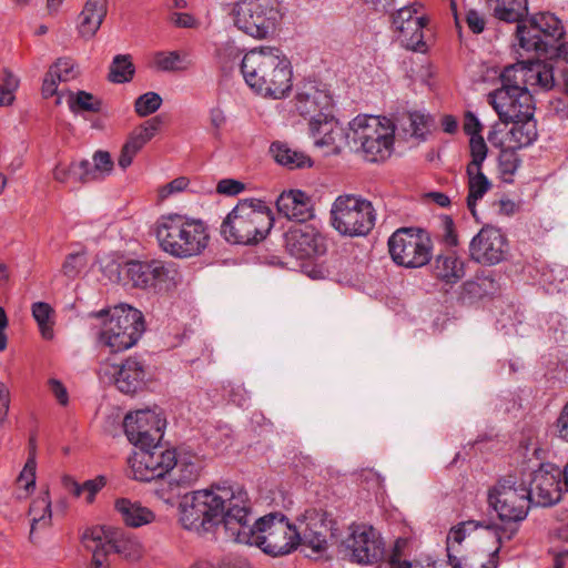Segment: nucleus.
<instances>
[{
	"instance_id": "obj_60",
	"label": "nucleus",
	"mask_w": 568,
	"mask_h": 568,
	"mask_svg": "<svg viewBox=\"0 0 568 568\" xmlns=\"http://www.w3.org/2000/svg\"><path fill=\"white\" fill-rule=\"evenodd\" d=\"M140 452H142V447L134 448L131 454L126 458V477L134 480H142V462L139 459Z\"/></svg>"
},
{
	"instance_id": "obj_2",
	"label": "nucleus",
	"mask_w": 568,
	"mask_h": 568,
	"mask_svg": "<svg viewBox=\"0 0 568 568\" xmlns=\"http://www.w3.org/2000/svg\"><path fill=\"white\" fill-rule=\"evenodd\" d=\"M251 521V506L246 495L245 507L240 513L239 519L229 520L231 540L256 546L272 557L288 555L301 544L298 529L281 513H270L254 524Z\"/></svg>"
},
{
	"instance_id": "obj_23",
	"label": "nucleus",
	"mask_w": 568,
	"mask_h": 568,
	"mask_svg": "<svg viewBox=\"0 0 568 568\" xmlns=\"http://www.w3.org/2000/svg\"><path fill=\"white\" fill-rule=\"evenodd\" d=\"M176 464L175 453L160 443L148 440L144 447V481L163 478Z\"/></svg>"
},
{
	"instance_id": "obj_30",
	"label": "nucleus",
	"mask_w": 568,
	"mask_h": 568,
	"mask_svg": "<svg viewBox=\"0 0 568 568\" xmlns=\"http://www.w3.org/2000/svg\"><path fill=\"white\" fill-rule=\"evenodd\" d=\"M301 534V544L312 549L316 555H321L327 549V528L323 520L312 518L305 523L304 527L297 528Z\"/></svg>"
},
{
	"instance_id": "obj_14",
	"label": "nucleus",
	"mask_w": 568,
	"mask_h": 568,
	"mask_svg": "<svg viewBox=\"0 0 568 568\" xmlns=\"http://www.w3.org/2000/svg\"><path fill=\"white\" fill-rule=\"evenodd\" d=\"M471 161L467 164L468 195L467 207L476 217L477 201L488 192L491 184L481 171V164L487 156V145L483 138H473L469 141Z\"/></svg>"
},
{
	"instance_id": "obj_44",
	"label": "nucleus",
	"mask_w": 568,
	"mask_h": 568,
	"mask_svg": "<svg viewBox=\"0 0 568 568\" xmlns=\"http://www.w3.org/2000/svg\"><path fill=\"white\" fill-rule=\"evenodd\" d=\"M31 311L32 316L39 326L41 335L47 339L52 338L53 308L48 303L37 302L32 304Z\"/></svg>"
},
{
	"instance_id": "obj_12",
	"label": "nucleus",
	"mask_w": 568,
	"mask_h": 568,
	"mask_svg": "<svg viewBox=\"0 0 568 568\" xmlns=\"http://www.w3.org/2000/svg\"><path fill=\"white\" fill-rule=\"evenodd\" d=\"M341 551L351 562L373 566L386 556L385 541L381 534L369 525H352L348 536L341 545Z\"/></svg>"
},
{
	"instance_id": "obj_45",
	"label": "nucleus",
	"mask_w": 568,
	"mask_h": 568,
	"mask_svg": "<svg viewBox=\"0 0 568 568\" xmlns=\"http://www.w3.org/2000/svg\"><path fill=\"white\" fill-rule=\"evenodd\" d=\"M517 149L503 144L498 158V166L505 182H511V176L517 171L520 160L516 153Z\"/></svg>"
},
{
	"instance_id": "obj_21",
	"label": "nucleus",
	"mask_w": 568,
	"mask_h": 568,
	"mask_svg": "<svg viewBox=\"0 0 568 568\" xmlns=\"http://www.w3.org/2000/svg\"><path fill=\"white\" fill-rule=\"evenodd\" d=\"M182 281L179 267L173 262L152 260L144 264V288L154 293H168Z\"/></svg>"
},
{
	"instance_id": "obj_63",
	"label": "nucleus",
	"mask_w": 568,
	"mask_h": 568,
	"mask_svg": "<svg viewBox=\"0 0 568 568\" xmlns=\"http://www.w3.org/2000/svg\"><path fill=\"white\" fill-rule=\"evenodd\" d=\"M465 21L469 30L479 34L485 30L486 18L485 14L475 9H469L466 12Z\"/></svg>"
},
{
	"instance_id": "obj_8",
	"label": "nucleus",
	"mask_w": 568,
	"mask_h": 568,
	"mask_svg": "<svg viewBox=\"0 0 568 568\" xmlns=\"http://www.w3.org/2000/svg\"><path fill=\"white\" fill-rule=\"evenodd\" d=\"M529 496L527 484L516 475H508L488 490V504L501 521L510 524L506 528L518 529L517 524L527 517L531 506Z\"/></svg>"
},
{
	"instance_id": "obj_32",
	"label": "nucleus",
	"mask_w": 568,
	"mask_h": 568,
	"mask_svg": "<svg viewBox=\"0 0 568 568\" xmlns=\"http://www.w3.org/2000/svg\"><path fill=\"white\" fill-rule=\"evenodd\" d=\"M494 16L506 22H519L528 14L527 0H487Z\"/></svg>"
},
{
	"instance_id": "obj_24",
	"label": "nucleus",
	"mask_w": 568,
	"mask_h": 568,
	"mask_svg": "<svg viewBox=\"0 0 568 568\" xmlns=\"http://www.w3.org/2000/svg\"><path fill=\"white\" fill-rule=\"evenodd\" d=\"M276 206L286 219L298 221L301 224L314 215L311 197L301 190L284 191L278 196Z\"/></svg>"
},
{
	"instance_id": "obj_52",
	"label": "nucleus",
	"mask_w": 568,
	"mask_h": 568,
	"mask_svg": "<svg viewBox=\"0 0 568 568\" xmlns=\"http://www.w3.org/2000/svg\"><path fill=\"white\" fill-rule=\"evenodd\" d=\"M19 79L11 71L4 70L0 83V106H9L14 102L16 91L19 88Z\"/></svg>"
},
{
	"instance_id": "obj_43",
	"label": "nucleus",
	"mask_w": 568,
	"mask_h": 568,
	"mask_svg": "<svg viewBox=\"0 0 568 568\" xmlns=\"http://www.w3.org/2000/svg\"><path fill=\"white\" fill-rule=\"evenodd\" d=\"M115 509L121 514L124 524L138 528L142 526V506L140 501H132L129 498H118Z\"/></svg>"
},
{
	"instance_id": "obj_36",
	"label": "nucleus",
	"mask_w": 568,
	"mask_h": 568,
	"mask_svg": "<svg viewBox=\"0 0 568 568\" xmlns=\"http://www.w3.org/2000/svg\"><path fill=\"white\" fill-rule=\"evenodd\" d=\"M29 515L31 516V537L37 530L47 528L51 525L52 511L49 491H44L32 501Z\"/></svg>"
},
{
	"instance_id": "obj_48",
	"label": "nucleus",
	"mask_w": 568,
	"mask_h": 568,
	"mask_svg": "<svg viewBox=\"0 0 568 568\" xmlns=\"http://www.w3.org/2000/svg\"><path fill=\"white\" fill-rule=\"evenodd\" d=\"M511 92L513 98L510 108L515 111V114H517L513 120L534 115L535 104L530 92L528 90L517 91V89Z\"/></svg>"
},
{
	"instance_id": "obj_47",
	"label": "nucleus",
	"mask_w": 568,
	"mask_h": 568,
	"mask_svg": "<svg viewBox=\"0 0 568 568\" xmlns=\"http://www.w3.org/2000/svg\"><path fill=\"white\" fill-rule=\"evenodd\" d=\"M134 68L125 55H116L110 67L109 80L113 83H124L132 79Z\"/></svg>"
},
{
	"instance_id": "obj_50",
	"label": "nucleus",
	"mask_w": 568,
	"mask_h": 568,
	"mask_svg": "<svg viewBox=\"0 0 568 568\" xmlns=\"http://www.w3.org/2000/svg\"><path fill=\"white\" fill-rule=\"evenodd\" d=\"M498 552L496 548L487 557L484 554H473L469 556H462V564L459 567L454 568H497L498 567Z\"/></svg>"
},
{
	"instance_id": "obj_11",
	"label": "nucleus",
	"mask_w": 568,
	"mask_h": 568,
	"mask_svg": "<svg viewBox=\"0 0 568 568\" xmlns=\"http://www.w3.org/2000/svg\"><path fill=\"white\" fill-rule=\"evenodd\" d=\"M388 251L397 265L417 268L429 263L433 242L429 234L420 229L402 227L389 237Z\"/></svg>"
},
{
	"instance_id": "obj_5",
	"label": "nucleus",
	"mask_w": 568,
	"mask_h": 568,
	"mask_svg": "<svg viewBox=\"0 0 568 568\" xmlns=\"http://www.w3.org/2000/svg\"><path fill=\"white\" fill-rule=\"evenodd\" d=\"M273 224V213L263 201L246 199L227 214L221 233L230 243L250 245L264 240Z\"/></svg>"
},
{
	"instance_id": "obj_29",
	"label": "nucleus",
	"mask_w": 568,
	"mask_h": 568,
	"mask_svg": "<svg viewBox=\"0 0 568 568\" xmlns=\"http://www.w3.org/2000/svg\"><path fill=\"white\" fill-rule=\"evenodd\" d=\"M432 270L436 278L447 284H455L465 276L464 262L454 252L437 255Z\"/></svg>"
},
{
	"instance_id": "obj_62",
	"label": "nucleus",
	"mask_w": 568,
	"mask_h": 568,
	"mask_svg": "<svg viewBox=\"0 0 568 568\" xmlns=\"http://www.w3.org/2000/svg\"><path fill=\"white\" fill-rule=\"evenodd\" d=\"M106 477L104 475H99L93 479H89L84 481L83 493H85V501L87 504H91L97 494L106 485Z\"/></svg>"
},
{
	"instance_id": "obj_46",
	"label": "nucleus",
	"mask_w": 568,
	"mask_h": 568,
	"mask_svg": "<svg viewBox=\"0 0 568 568\" xmlns=\"http://www.w3.org/2000/svg\"><path fill=\"white\" fill-rule=\"evenodd\" d=\"M525 74L523 73V63L510 64L504 68L500 73V82L504 89L511 91L527 90L525 87Z\"/></svg>"
},
{
	"instance_id": "obj_42",
	"label": "nucleus",
	"mask_w": 568,
	"mask_h": 568,
	"mask_svg": "<svg viewBox=\"0 0 568 568\" xmlns=\"http://www.w3.org/2000/svg\"><path fill=\"white\" fill-rule=\"evenodd\" d=\"M122 428L130 444L135 448L142 447V409L126 413L122 422Z\"/></svg>"
},
{
	"instance_id": "obj_54",
	"label": "nucleus",
	"mask_w": 568,
	"mask_h": 568,
	"mask_svg": "<svg viewBox=\"0 0 568 568\" xmlns=\"http://www.w3.org/2000/svg\"><path fill=\"white\" fill-rule=\"evenodd\" d=\"M142 150V133H133L124 143L118 163L123 170L132 164L134 156Z\"/></svg>"
},
{
	"instance_id": "obj_34",
	"label": "nucleus",
	"mask_w": 568,
	"mask_h": 568,
	"mask_svg": "<svg viewBox=\"0 0 568 568\" xmlns=\"http://www.w3.org/2000/svg\"><path fill=\"white\" fill-rule=\"evenodd\" d=\"M104 527L109 535V538L105 540L109 552L113 550L131 561L140 559L141 548L138 540L124 535L118 537V531L115 529L109 526Z\"/></svg>"
},
{
	"instance_id": "obj_1",
	"label": "nucleus",
	"mask_w": 568,
	"mask_h": 568,
	"mask_svg": "<svg viewBox=\"0 0 568 568\" xmlns=\"http://www.w3.org/2000/svg\"><path fill=\"white\" fill-rule=\"evenodd\" d=\"M246 503V491L241 487L213 485L185 495L179 504V521L186 530L196 534L213 531L223 524L231 540L229 520L236 521Z\"/></svg>"
},
{
	"instance_id": "obj_64",
	"label": "nucleus",
	"mask_w": 568,
	"mask_h": 568,
	"mask_svg": "<svg viewBox=\"0 0 568 568\" xmlns=\"http://www.w3.org/2000/svg\"><path fill=\"white\" fill-rule=\"evenodd\" d=\"M244 183L234 179H223L216 185V192L222 195L235 196L243 192Z\"/></svg>"
},
{
	"instance_id": "obj_7",
	"label": "nucleus",
	"mask_w": 568,
	"mask_h": 568,
	"mask_svg": "<svg viewBox=\"0 0 568 568\" xmlns=\"http://www.w3.org/2000/svg\"><path fill=\"white\" fill-rule=\"evenodd\" d=\"M99 342L112 353L126 351L141 337L142 313L129 304H119L105 311Z\"/></svg>"
},
{
	"instance_id": "obj_15",
	"label": "nucleus",
	"mask_w": 568,
	"mask_h": 568,
	"mask_svg": "<svg viewBox=\"0 0 568 568\" xmlns=\"http://www.w3.org/2000/svg\"><path fill=\"white\" fill-rule=\"evenodd\" d=\"M530 481L527 485L531 504L548 507L561 498V470L554 465H541L529 475Z\"/></svg>"
},
{
	"instance_id": "obj_18",
	"label": "nucleus",
	"mask_w": 568,
	"mask_h": 568,
	"mask_svg": "<svg viewBox=\"0 0 568 568\" xmlns=\"http://www.w3.org/2000/svg\"><path fill=\"white\" fill-rule=\"evenodd\" d=\"M425 26L426 18L418 14L415 7L400 8L393 17V27L402 45L414 51L423 50L425 45L423 41Z\"/></svg>"
},
{
	"instance_id": "obj_39",
	"label": "nucleus",
	"mask_w": 568,
	"mask_h": 568,
	"mask_svg": "<svg viewBox=\"0 0 568 568\" xmlns=\"http://www.w3.org/2000/svg\"><path fill=\"white\" fill-rule=\"evenodd\" d=\"M531 20L541 37L549 43L561 39L565 33L561 21L552 13H539L532 17Z\"/></svg>"
},
{
	"instance_id": "obj_10",
	"label": "nucleus",
	"mask_w": 568,
	"mask_h": 568,
	"mask_svg": "<svg viewBox=\"0 0 568 568\" xmlns=\"http://www.w3.org/2000/svg\"><path fill=\"white\" fill-rule=\"evenodd\" d=\"M232 14L235 26L255 39L267 38L281 19L277 0H241Z\"/></svg>"
},
{
	"instance_id": "obj_40",
	"label": "nucleus",
	"mask_w": 568,
	"mask_h": 568,
	"mask_svg": "<svg viewBox=\"0 0 568 568\" xmlns=\"http://www.w3.org/2000/svg\"><path fill=\"white\" fill-rule=\"evenodd\" d=\"M513 92L508 89L498 88L488 94V102L499 116L503 123H509L517 114L510 108Z\"/></svg>"
},
{
	"instance_id": "obj_22",
	"label": "nucleus",
	"mask_w": 568,
	"mask_h": 568,
	"mask_svg": "<svg viewBox=\"0 0 568 568\" xmlns=\"http://www.w3.org/2000/svg\"><path fill=\"white\" fill-rule=\"evenodd\" d=\"M295 105L302 116L310 118L311 123L332 114L333 99L326 90L308 85L297 93Z\"/></svg>"
},
{
	"instance_id": "obj_31",
	"label": "nucleus",
	"mask_w": 568,
	"mask_h": 568,
	"mask_svg": "<svg viewBox=\"0 0 568 568\" xmlns=\"http://www.w3.org/2000/svg\"><path fill=\"white\" fill-rule=\"evenodd\" d=\"M517 23L516 38L521 49L528 52H548L549 42L541 37L531 19L528 23H523L521 20Z\"/></svg>"
},
{
	"instance_id": "obj_6",
	"label": "nucleus",
	"mask_w": 568,
	"mask_h": 568,
	"mask_svg": "<svg viewBox=\"0 0 568 568\" xmlns=\"http://www.w3.org/2000/svg\"><path fill=\"white\" fill-rule=\"evenodd\" d=\"M351 142L367 161L386 160L393 149L395 126L385 116L361 114L349 122Z\"/></svg>"
},
{
	"instance_id": "obj_19",
	"label": "nucleus",
	"mask_w": 568,
	"mask_h": 568,
	"mask_svg": "<svg viewBox=\"0 0 568 568\" xmlns=\"http://www.w3.org/2000/svg\"><path fill=\"white\" fill-rule=\"evenodd\" d=\"M310 130L316 146L325 149V154H338L346 144H351V132L346 133L342 124L332 114L310 123Z\"/></svg>"
},
{
	"instance_id": "obj_51",
	"label": "nucleus",
	"mask_w": 568,
	"mask_h": 568,
	"mask_svg": "<svg viewBox=\"0 0 568 568\" xmlns=\"http://www.w3.org/2000/svg\"><path fill=\"white\" fill-rule=\"evenodd\" d=\"M36 470H37V459H36V445L33 439L30 440V449L29 456L24 464L23 469L21 470L18 481L21 486L24 487L26 490L33 489L36 486Z\"/></svg>"
},
{
	"instance_id": "obj_53",
	"label": "nucleus",
	"mask_w": 568,
	"mask_h": 568,
	"mask_svg": "<svg viewBox=\"0 0 568 568\" xmlns=\"http://www.w3.org/2000/svg\"><path fill=\"white\" fill-rule=\"evenodd\" d=\"M88 263L87 252L84 250L70 253L65 256L62 264V273L70 280L77 278Z\"/></svg>"
},
{
	"instance_id": "obj_13",
	"label": "nucleus",
	"mask_w": 568,
	"mask_h": 568,
	"mask_svg": "<svg viewBox=\"0 0 568 568\" xmlns=\"http://www.w3.org/2000/svg\"><path fill=\"white\" fill-rule=\"evenodd\" d=\"M508 243L500 230L483 227L469 243V256L483 265H496L506 258Z\"/></svg>"
},
{
	"instance_id": "obj_16",
	"label": "nucleus",
	"mask_w": 568,
	"mask_h": 568,
	"mask_svg": "<svg viewBox=\"0 0 568 568\" xmlns=\"http://www.w3.org/2000/svg\"><path fill=\"white\" fill-rule=\"evenodd\" d=\"M478 528H486L494 530L499 545L506 540H510L516 534V527H500L499 525H487L485 521L466 520L450 528L447 535V556L448 560L454 567H459L462 564L460 554L463 542L466 537Z\"/></svg>"
},
{
	"instance_id": "obj_35",
	"label": "nucleus",
	"mask_w": 568,
	"mask_h": 568,
	"mask_svg": "<svg viewBox=\"0 0 568 568\" xmlns=\"http://www.w3.org/2000/svg\"><path fill=\"white\" fill-rule=\"evenodd\" d=\"M176 477L178 485L190 486L194 484L201 476L203 469V460L195 455L183 454L176 457Z\"/></svg>"
},
{
	"instance_id": "obj_37",
	"label": "nucleus",
	"mask_w": 568,
	"mask_h": 568,
	"mask_svg": "<svg viewBox=\"0 0 568 568\" xmlns=\"http://www.w3.org/2000/svg\"><path fill=\"white\" fill-rule=\"evenodd\" d=\"M149 65L156 71H183L191 65V60L186 53L160 51L153 54Z\"/></svg>"
},
{
	"instance_id": "obj_49",
	"label": "nucleus",
	"mask_w": 568,
	"mask_h": 568,
	"mask_svg": "<svg viewBox=\"0 0 568 568\" xmlns=\"http://www.w3.org/2000/svg\"><path fill=\"white\" fill-rule=\"evenodd\" d=\"M68 104L70 110L74 113L82 111L97 112L101 106V102L85 91H78L77 93L71 92L69 94Z\"/></svg>"
},
{
	"instance_id": "obj_56",
	"label": "nucleus",
	"mask_w": 568,
	"mask_h": 568,
	"mask_svg": "<svg viewBox=\"0 0 568 568\" xmlns=\"http://www.w3.org/2000/svg\"><path fill=\"white\" fill-rule=\"evenodd\" d=\"M79 165L78 162H72L70 165L57 164L53 169V179L62 184L68 183H87L85 178H82L81 174H75V166Z\"/></svg>"
},
{
	"instance_id": "obj_28",
	"label": "nucleus",
	"mask_w": 568,
	"mask_h": 568,
	"mask_svg": "<svg viewBox=\"0 0 568 568\" xmlns=\"http://www.w3.org/2000/svg\"><path fill=\"white\" fill-rule=\"evenodd\" d=\"M510 122L513 123V126L506 134L501 144H507L509 148L519 150L529 146L536 141L538 131L534 115L510 120Z\"/></svg>"
},
{
	"instance_id": "obj_25",
	"label": "nucleus",
	"mask_w": 568,
	"mask_h": 568,
	"mask_svg": "<svg viewBox=\"0 0 568 568\" xmlns=\"http://www.w3.org/2000/svg\"><path fill=\"white\" fill-rule=\"evenodd\" d=\"M106 13L108 0H88L79 14V34L84 39L93 38Z\"/></svg>"
},
{
	"instance_id": "obj_3",
	"label": "nucleus",
	"mask_w": 568,
	"mask_h": 568,
	"mask_svg": "<svg viewBox=\"0 0 568 568\" xmlns=\"http://www.w3.org/2000/svg\"><path fill=\"white\" fill-rule=\"evenodd\" d=\"M241 72L246 84L265 98L283 99L293 87L291 61L276 47H258L246 52Z\"/></svg>"
},
{
	"instance_id": "obj_26",
	"label": "nucleus",
	"mask_w": 568,
	"mask_h": 568,
	"mask_svg": "<svg viewBox=\"0 0 568 568\" xmlns=\"http://www.w3.org/2000/svg\"><path fill=\"white\" fill-rule=\"evenodd\" d=\"M109 538L104 526H94L84 530L82 542L87 550L92 552V561L89 568H109L105 540Z\"/></svg>"
},
{
	"instance_id": "obj_4",
	"label": "nucleus",
	"mask_w": 568,
	"mask_h": 568,
	"mask_svg": "<svg viewBox=\"0 0 568 568\" xmlns=\"http://www.w3.org/2000/svg\"><path fill=\"white\" fill-rule=\"evenodd\" d=\"M159 247L175 258L200 256L210 243L209 227L201 219L186 214L168 213L161 215L151 226Z\"/></svg>"
},
{
	"instance_id": "obj_58",
	"label": "nucleus",
	"mask_w": 568,
	"mask_h": 568,
	"mask_svg": "<svg viewBox=\"0 0 568 568\" xmlns=\"http://www.w3.org/2000/svg\"><path fill=\"white\" fill-rule=\"evenodd\" d=\"M409 128L412 134L416 138L424 139L429 129L430 119L419 112H410L408 114Z\"/></svg>"
},
{
	"instance_id": "obj_17",
	"label": "nucleus",
	"mask_w": 568,
	"mask_h": 568,
	"mask_svg": "<svg viewBox=\"0 0 568 568\" xmlns=\"http://www.w3.org/2000/svg\"><path fill=\"white\" fill-rule=\"evenodd\" d=\"M286 251L296 258H310L323 254L325 239L313 224H298L284 234Z\"/></svg>"
},
{
	"instance_id": "obj_41",
	"label": "nucleus",
	"mask_w": 568,
	"mask_h": 568,
	"mask_svg": "<svg viewBox=\"0 0 568 568\" xmlns=\"http://www.w3.org/2000/svg\"><path fill=\"white\" fill-rule=\"evenodd\" d=\"M98 263L103 275L113 283H125L123 276V256L116 253H105L98 257Z\"/></svg>"
},
{
	"instance_id": "obj_20",
	"label": "nucleus",
	"mask_w": 568,
	"mask_h": 568,
	"mask_svg": "<svg viewBox=\"0 0 568 568\" xmlns=\"http://www.w3.org/2000/svg\"><path fill=\"white\" fill-rule=\"evenodd\" d=\"M101 378H114L118 389L126 395H135L142 387V358L139 355L129 357L120 367L103 365L99 371Z\"/></svg>"
},
{
	"instance_id": "obj_27",
	"label": "nucleus",
	"mask_w": 568,
	"mask_h": 568,
	"mask_svg": "<svg viewBox=\"0 0 568 568\" xmlns=\"http://www.w3.org/2000/svg\"><path fill=\"white\" fill-rule=\"evenodd\" d=\"M114 162L108 151L98 150L92 155V162L89 160L79 161L75 166V174L85 178V182H95L106 179L113 171Z\"/></svg>"
},
{
	"instance_id": "obj_33",
	"label": "nucleus",
	"mask_w": 568,
	"mask_h": 568,
	"mask_svg": "<svg viewBox=\"0 0 568 568\" xmlns=\"http://www.w3.org/2000/svg\"><path fill=\"white\" fill-rule=\"evenodd\" d=\"M166 425V415L161 407L154 405L144 408V447H146L148 440L160 443L163 439Z\"/></svg>"
},
{
	"instance_id": "obj_9",
	"label": "nucleus",
	"mask_w": 568,
	"mask_h": 568,
	"mask_svg": "<svg viewBox=\"0 0 568 568\" xmlns=\"http://www.w3.org/2000/svg\"><path fill=\"white\" fill-rule=\"evenodd\" d=\"M375 221L372 202L362 196L343 194L332 204L331 224L341 235L364 236L374 227Z\"/></svg>"
},
{
	"instance_id": "obj_61",
	"label": "nucleus",
	"mask_w": 568,
	"mask_h": 568,
	"mask_svg": "<svg viewBox=\"0 0 568 568\" xmlns=\"http://www.w3.org/2000/svg\"><path fill=\"white\" fill-rule=\"evenodd\" d=\"M190 180L186 176H179L164 186L159 189V200L164 201L174 193L183 192L187 189Z\"/></svg>"
},
{
	"instance_id": "obj_57",
	"label": "nucleus",
	"mask_w": 568,
	"mask_h": 568,
	"mask_svg": "<svg viewBox=\"0 0 568 568\" xmlns=\"http://www.w3.org/2000/svg\"><path fill=\"white\" fill-rule=\"evenodd\" d=\"M123 276L125 277L124 286L131 285L139 287L142 283V263L140 261H124Z\"/></svg>"
},
{
	"instance_id": "obj_59",
	"label": "nucleus",
	"mask_w": 568,
	"mask_h": 568,
	"mask_svg": "<svg viewBox=\"0 0 568 568\" xmlns=\"http://www.w3.org/2000/svg\"><path fill=\"white\" fill-rule=\"evenodd\" d=\"M536 81L535 85L544 89H550L554 85L552 65L544 61L536 60Z\"/></svg>"
},
{
	"instance_id": "obj_38",
	"label": "nucleus",
	"mask_w": 568,
	"mask_h": 568,
	"mask_svg": "<svg viewBox=\"0 0 568 568\" xmlns=\"http://www.w3.org/2000/svg\"><path fill=\"white\" fill-rule=\"evenodd\" d=\"M270 150L274 160L290 170L312 165L311 159L305 153L293 150L284 143H272Z\"/></svg>"
},
{
	"instance_id": "obj_55",
	"label": "nucleus",
	"mask_w": 568,
	"mask_h": 568,
	"mask_svg": "<svg viewBox=\"0 0 568 568\" xmlns=\"http://www.w3.org/2000/svg\"><path fill=\"white\" fill-rule=\"evenodd\" d=\"M75 62L70 58H60L50 67V74L55 75L58 81L68 82L78 75Z\"/></svg>"
}]
</instances>
